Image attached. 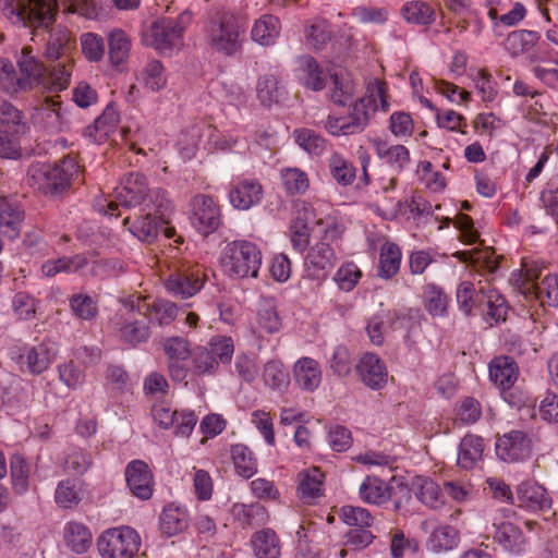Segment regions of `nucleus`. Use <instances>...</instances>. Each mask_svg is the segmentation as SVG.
Listing matches in <instances>:
<instances>
[{
	"instance_id": "nucleus-6",
	"label": "nucleus",
	"mask_w": 558,
	"mask_h": 558,
	"mask_svg": "<svg viewBox=\"0 0 558 558\" xmlns=\"http://www.w3.org/2000/svg\"><path fill=\"white\" fill-rule=\"evenodd\" d=\"M141 547L138 533L126 525L104 531L97 538L101 558H134Z\"/></svg>"
},
{
	"instance_id": "nucleus-39",
	"label": "nucleus",
	"mask_w": 558,
	"mask_h": 558,
	"mask_svg": "<svg viewBox=\"0 0 558 558\" xmlns=\"http://www.w3.org/2000/svg\"><path fill=\"white\" fill-rule=\"evenodd\" d=\"M22 222V210L11 204L4 196L0 195V230L10 239L20 233Z\"/></svg>"
},
{
	"instance_id": "nucleus-5",
	"label": "nucleus",
	"mask_w": 558,
	"mask_h": 558,
	"mask_svg": "<svg viewBox=\"0 0 558 558\" xmlns=\"http://www.w3.org/2000/svg\"><path fill=\"white\" fill-rule=\"evenodd\" d=\"M220 264L230 277L255 278L262 264V253L252 242L233 241L223 248Z\"/></svg>"
},
{
	"instance_id": "nucleus-43",
	"label": "nucleus",
	"mask_w": 558,
	"mask_h": 558,
	"mask_svg": "<svg viewBox=\"0 0 558 558\" xmlns=\"http://www.w3.org/2000/svg\"><path fill=\"white\" fill-rule=\"evenodd\" d=\"M328 169L332 179L342 186L351 185L355 180V167L338 151H333L328 158Z\"/></svg>"
},
{
	"instance_id": "nucleus-19",
	"label": "nucleus",
	"mask_w": 558,
	"mask_h": 558,
	"mask_svg": "<svg viewBox=\"0 0 558 558\" xmlns=\"http://www.w3.org/2000/svg\"><path fill=\"white\" fill-rule=\"evenodd\" d=\"M518 507L545 511L551 508V498L546 488L534 481H524L515 488Z\"/></svg>"
},
{
	"instance_id": "nucleus-15",
	"label": "nucleus",
	"mask_w": 558,
	"mask_h": 558,
	"mask_svg": "<svg viewBox=\"0 0 558 558\" xmlns=\"http://www.w3.org/2000/svg\"><path fill=\"white\" fill-rule=\"evenodd\" d=\"M126 305L136 308L142 317L160 326L170 324L178 314L177 305L170 301L155 300L148 303L146 299L140 295L130 296L126 300Z\"/></svg>"
},
{
	"instance_id": "nucleus-33",
	"label": "nucleus",
	"mask_w": 558,
	"mask_h": 558,
	"mask_svg": "<svg viewBox=\"0 0 558 558\" xmlns=\"http://www.w3.org/2000/svg\"><path fill=\"white\" fill-rule=\"evenodd\" d=\"M159 526L167 536L184 532L189 526L186 509L174 504L167 505L160 514Z\"/></svg>"
},
{
	"instance_id": "nucleus-3",
	"label": "nucleus",
	"mask_w": 558,
	"mask_h": 558,
	"mask_svg": "<svg viewBox=\"0 0 558 558\" xmlns=\"http://www.w3.org/2000/svg\"><path fill=\"white\" fill-rule=\"evenodd\" d=\"M57 0H0L1 13L16 26L48 28L54 22Z\"/></svg>"
},
{
	"instance_id": "nucleus-11",
	"label": "nucleus",
	"mask_w": 558,
	"mask_h": 558,
	"mask_svg": "<svg viewBox=\"0 0 558 558\" xmlns=\"http://www.w3.org/2000/svg\"><path fill=\"white\" fill-rule=\"evenodd\" d=\"M364 102L365 100L352 102L347 116L329 114L325 121L326 131L333 136H349L363 132L371 118Z\"/></svg>"
},
{
	"instance_id": "nucleus-17",
	"label": "nucleus",
	"mask_w": 558,
	"mask_h": 558,
	"mask_svg": "<svg viewBox=\"0 0 558 558\" xmlns=\"http://www.w3.org/2000/svg\"><path fill=\"white\" fill-rule=\"evenodd\" d=\"M76 41L73 33L65 26L51 27L45 47V57L49 61L73 59Z\"/></svg>"
},
{
	"instance_id": "nucleus-22",
	"label": "nucleus",
	"mask_w": 558,
	"mask_h": 558,
	"mask_svg": "<svg viewBox=\"0 0 558 558\" xmlns=\"http://www.w3.org/2000/svg\"><path fill=\"white\" fill-rule=\"evenodd\" d=\"M56 355L57 350L54 343L44 341L38 345L27 348L25 352L20 355V363L26 365L31 374L38 375L48 368Z\"/></svg>"
},
{
	"instance_id": "nucleus-52",
	"label": "nucleus",
	"mask_w": 558,
	"mask_h": 558,
	"mask_svg": "<svg viewBox=\"0 0 558 558\" xmlns=\"http://www.w3.org/2000/svg\"><path fill=\"white\" fill-rule=\"evenodd\" d=\"M81 50L88 62H100L106 52L105 40L101 35L94 32H85L80 36Z\"/></svg>"
},
{
	"instance_id": "nucleus-58",
	"label": "nucleus",
	"mask_w": 558,
	"mask_h": 558,
	"mask_svg": "<svg viewBox=\"0 0 558 558\" xmlns=\"http://www.w3.org/2000/svg\"><path fill=\"white\" fill-rule=\"evenodd\" d=\"M263 380L266 386L272 389H281L289 385L290 377L284 365L279 360L268 361L264 365Z\"/></svg>"
},
{
	"instance_id": "nucleus-61",
	"label": "nucleus",
	"mask_w": 558,
	"mask_h": 558,
	"mask_svg": "<svg viewBox=\"0 0 558 558\" xmlns=\"http://www.w3.org/2000/svg\"><path fill=\"white\" fill-rule=\"evenodd\" d=\"M280 177L286 191L291 195L303 194L310 186L307 174L299 168L282 169Z\"/></svg>"
},
{
	"instance_id": "nucleus-2",
	"label": "nucleus",
	"mask_w": 558,
	"mask_h": 558,
	"mask_svg": "<svg viewBox=\"0 0 558 558\" xmlns=\"http://www.w3.org/2000/svg\"><path fill=\"white\" fill-rule=\"evenodd\" d=\"M81 177V167L71 156H66L53 166L46 163L33 165L28 170V183L46 195L64 192L73 180Z\"/></svg>"
},
{
	"instance_id": "nucleus-54",
	"label": "nucleus",
	"mask_w": 558,
	"mask_h": 558,
	"mask_svg": "<svg viewBox=\"0 0 558 558\" xmlns=\"http://www.w3.org/2000/svg\"><path fill=\"white\" fill-rule=\"evenodd\" d=\"M538 38V34L533 31H514L507 36L505 47L512 56H519L534 47Z\"/></svg>"
},
{
	"instance_id": "nucleus-63",
	"label": "nucleus",
	"mask_w": 558,
	"mask_h": 558,
	"mask_svg": "<svg viewBox=\"0 0 558 558\" xmlns=\"http://www.w3.org/2000/svg\"><path fill=\"white\" fill-rule=\"evenodd\" d=\"M0 89L14 95L24 92L19 73H16L13 63L4 58H0Z\"/></svg>"
},
{
	"instance_id": "nucleus-8",
	"label": "nucleus",
	"mask_w": 558,
	"mask_h": 558,
	"mask_svg": "<svg viewBox=\"0 0 558 558\" xmlns=\"http://www.w3.org/2000/svg\"><path fill=\"white\" fill-rule=\"evenodd\" d=\"M539 270L537 265L529 264L523 260L521 268L522 283L521 292L531 299H537L542 303L551 306L558 305V274L546 276L539 283L535 282L538 278Z\"/></svg>"
},
{
	"instance_id": "nucleus-31",
	"label": "nucleus",
	"mask_w": 558,
	"mask_h": 558,
	"mask_svg": "<svg viewBox=\"0 0 558 558\" xmlns=\"http://www.w3.org/2000/svg\"><path fill=\"white\" fill-rule=\"evenodd\" d=\"M281 318L277 311V305L271 298H262L256 314V329L258 335H272L280 330Z\"/></svg>"
},
{
	"instance_id": "nucleus-24",
	"label": "nucleus",
	"mask_w": 558,
	"mask_h": 558,
	"mask_svg": "<svg viewBox=\"0 0 558 558\" xmlns=\"http://www.w3.org/2000/svg\"><path fill=\"white\" fill-rule=\"evenodd\" d=\"M371 143L376 156L397 172H401L410 163V150L401 144L390 145L381 138H372Z\"/></svg>"
},
{
	"instance_id": "nucleus-56",
	"label": "nucleus",
	"mask_w": 558,
	"mask_h": 558,
	"mask_svg": "<svg viewBox=\"0 0 558 558\" xmlns=\"http://www.w3.org/2000/svg\"><path fill=\"white\" fill-rule=\"evenodd\" d=\"M13 490L23 495L28 490L31 466L22 456L15 454L10 460Z\"/></svg>"
},
{
	"instance_id": "nucleus-49",
	"label": "nucleus",
	"mask_w": 558,
	"mask_h": 558,
	"mask_svg": "<svg viewBox=\"0 0 558 558\" xmlns=\"http://www.w3.org/2000/svg\"><path fill=\"white\" fill-rule=\"evenodd\" d=\"M401 251L395 243H385L380 250L378 276L392 278L400 269Z\"/></svg>"
},
{
	"instance_id": "nucleus-12",
	"label": "nucleus",
	"mask_w": 558,
	"mask_h": 558,
	"mask_svg": "<svg viewBox=\"0 0 558 558\" xmlns=\"http://www.w3.org/2000/svg\"><path fill=\"white\" fill-rule=\"evenodd\" d=\"M204 279L205 275L198 265L183 263L170 274L166 288L173 295L186 299L202 289Z\"/></svg>"
},
{
	"instance_id": "nucleus-23",
	"label": "nucleus",
	"mask_w": 558,
	"mask_h": 558,
	"mask_svg": "<svg viewBox=\"0 0 558 558\" xmlns=\"http://www.w3.org/2000/svg\"><path fill=\"white\" fill-rule=\"evenodd\" d=\"M142 216L131 222V217L123 219L124 226L130 225L129 230L141 241L150 242L159 232L158 216L163 217L168 210L156 211L154 207L141 208Z\"/></svg>"
},
{
	"instance_id": "nucleus-60",
	"label": "nucleus",
	"mask_w": 558,
	"mask_h": 558,
	"mask_svg": "<svg viewBox=\"0 0 558 558\" xmlns=\"http://www.w3.org/2000/svg\"><path fill=\"white\" fill-rule=\"evenodd\" d=\"M82 500L81 492L71 480L61 481L54 492V501L62 509H72Z\"/></svg>"
},
{
	"instance_id": "nucleus-34",
	"label": "nucleus",
	"mask_w": 558,
	"mask_h": 558,
	"mask_svg": "<svg viewBox=\"0 0 558 558\" xmlns=\"http://www.w3.org/2000/svg\"><path fill=\"white\" fill-rule=\"evenodd\" d=\"M324 475L318 468H312L299 473L298 494L300 499L308 505L322 496Z\"/></svg>"
},
{
	"instance_id": "nucleus-20",
	"label": "nucleus",
	"mask_w": 558,
	"mask_h": 558,
	"mask_svg": "<svg viewBox=\"0 0 558 558\" xmlns=\"http://www.w3.org/2000/svg\"><path fill=\"white\" fill-rule=\"evenodd\" d=\"M356 369L361 380L368 388L373 390H380L387 385V367L376 354H364L361 357L356 366Z\"/></svg>"
},
{
	"instance_id": "nucleus-10",
	"label": "nucleus",
	"mask_w": 558,
	"mask_h": 558,
	"mask_svg": "<svg viewBox=\"0 0 558 558\" xmlns=\"http://www.w3.org/2000/svg\"><path fill=\"white\" fill-rule=\"evenodd\" d=\"M513 513L509 509H497L489 512L488 521L494 530V541L505 550L519 554L523 550L526 539L519 526L506 521Z\"/></svg>"
},
{
	"instance_id": "nucleus-9",
	"label": "nucleus",
	"mask_w": 558,
	"mask_h": 558,
	"mask_svg": "<svg viewBox=\"0 0 558 558\" xmlns=\"http://www.w3.org/2000/svg\"><path fill=\"white\" fill-rule=\"evenodd\" d=\"M193 14L183 11L175 20L162 19L151 24V45L160 51L178 49L183 45V34L191 24Z\"/></svg>"
},
{
	"instance_id": "nucleus-4",
	"label": "nucleus",
	"mask_w": 558,
	"mask_h": 558,
	"mask_svg": "<svg viewBox=\"0 0 558 558\" xmlns=\"http://www.w3.org/2000/svg\"><path fill=\"white\" fill-rule=\"evenodd\" d=\"M243 34L238 19L223 12L213 16L205 27V40L209 48L223 56H233L241 50Z\"/></svg>"
},
{
	"instance_id": "nucleus-1",
	"label": "nucleus",
	"mask_w": 558,
	"mask_h": 558,
	"mask_svg": "<svg viewBox=\"0 0 558 558\" xmlns=\"http://www.w3.org/2000/svg\"><path fill=\"white\" fill-rule=\"evenodd\" d=\"M116 201L109 202L104 209L106 215L120 216L116 213L119 205L124 207H141L144 210L154 207L156 211L169 210L171 208L166 191L157 187H148L147 178L140 172H129L114 189Z\"/></svg>"
},
{
	"instance_id": "nucleus-13",
	"label": "nucleus",
	"mask_w": 558,
	"mask_h": 558,
	"mask_svg": "<svg viewBox=\"0 0 558 558\" xmlns=\"http://www.w3.org/2000/svg\"><path fill=\"white\" fill-rule=\"evenodd\" d=\"M190 220L199 233L208 235L220 226V208L213 197L196 195L191 201Z\"/></svg>"
},
{
	"instance_id": "nucleus-32",
	"label": "nucleus",
	"mask_w": 558,
	"mask_h": 558,
	"mask_svg": "<svg viewBox=\"0 0 558 558\" xmlns=\"http://www.w3.org/2000/svg\"><path fill=\"white\" fill-rule=\"evenodd\" d=\"M484 451L483 438L466 434L460 441L457 464L464 470L473 469L482 459Z\"/></svg>"
},
{
	"instance_id": "nucleus-51",
	"label": "nucleus",
	"mask_w": 558,
	"mask_h": 558,
	"mask_svg": "<svg viewBox=\"0 0 558 558\" xmlns=\"http://www.w3.org/2000/svg\"><path fill=\"white\" fill-rule=\"evenodd\" d=\"M0 131L13 134H23L26 125L23 122L22 114L12 104L0 98Z\"/></svg>"
},
{
	"instance_id": "nucleus-28",
	"label": "nucleus",
	"mask_w": 558,
	"mask_h": 558,
	"mask_svg": "<svg viewBox=\"0 0 558 558\" xmlns=\"http://www.w3.org/2000/svg\"><path fill=\"white\" fill-rule=\"evenodd\" d=\"M306 263L310 269L313 270L314 276L322 277L332 269L337 256L335 248L329 242L318 241L308 252Z\"/></svg>"
},
{
	"instance_id": "nucleus-30",
	"label": "nucleus",
	"mask_w": 558,
	"mask_h": 558,
	"mask_svg": "<svg viewBox=\"0 0 558 558\" xmlns=\"http://www.w3.org/2000/svg\"><path fill=\"white\" fill-rule=\"evenodd\" d=\"M119 113L114 106L108 105L93 125L85 130V136L95 143H102L114 132L119 123Z\"/></svg>"
},
{
	"instance_id": "nucleus-38",
	"label": "nucleus",
	"mask_w": 558,
	"mask_h": 558,
	"mask_svg": "<svg viewBox=\"0 0 558 558\" xmlns=\"http://www.w3.org/2000/svg\"><path fill=\"white\" fill-rule=\"evenodd\" d=\"M280 28L278 17L265 14L254 23L251 32L252 39L262 46H270L279 37Z\"/></svg>"
},
{
	"instance_id": "nucleus-29",
	"label": "nucleus",
	"mask_w": 558,
	"mask_h": 558,
	"mask_svg": "<svg viewBox=\"0 0 558 558\" xmlns=\"http://www.w3.org/2000/svg\"><path fill=\"white\" fill-rule=\"evenodd\" d=\"M108 59L111 65L119 66L128 62L132 49V39L122 28L114 27L107 35Z\"/></svg>"
},
{
	"instance_id": "nucleus-18",
	"label": "nucleus",
	"mask_w": 558,
	"mask_h": 558,
	"mask_svg": "<svg viewBox=\"0 0 558 558\" xmlns=\"http://www.w3.org/2000/svg\"><path fill=\"white\" fill-rule=\"evenodd\" d=\"M126 484L131 493L142 499L147 500L153 495V474L148 465L142 460L131 461L125 469Z\"/></svg>"
},
{
	"instance_id": "nucleus-44",
	"label": "nucleus",
	"mask_w": 558,
	"mask_h": 558,
	"mask_svg": "<svg viewBox=\"0 0 558 558\" xmlns=\"http://www.w3.org/2000/svg\"><path fill=\"white\" fill-rule=\"evenodd\" d=\"M232 514L243 526L263 525L268 521V512L259 504H235L232 507Z\"/></svg>"
},
{
	"instance_id": "nucleus-42",
	"label": "nucleus",
	"mask_w": 558,
	"mask_h": 558,
	"mask_svg": "<svg viewBox=\"0 0 558 558\" xmlns=\"http://www.w3.org/2000/svg\"><path fill=\"white\" fill-rule=\"evenodd\" d=\"M302 210L304 211V217H295L290 226L291 244L300 253L304 252L310 244L311 232L307 220L313 215V208L304 204Z\"/></svg>"
},
{
	"instance_id": "nucleus-48",
	"label": "nucleus",
	"mask_w": 558,
	"mask_h": 558,
	"mask_svg": "<svg viewBox=\"0 0 558 558\" xmlns=\"http://www.w3.org/2000/svg\"><path fill=\"white\" fill-rule=\"evenodd\" d=\"M230 452L238 475L243 478H251L257 472V461L245 445H234Z\"/></svg>"
},
{
	"instance_id": "nucleus-45",
	"label": "nucleus",
	"mask_w": 558,
	"mask_h": 558,
	"mask_svg": "<svg viewBox=\"0 0 558 558\" xmlns=\"http://www.w3.org/2000/svg\"><path fill=\"white\" fill-rule=\"evenodd\" d=\"M299 65L302 72L301 81L307 88L322 90L326 86L327 75L314 58L310 56L301 57Z\"/></svg>"
},
{
	"instance_id": "nucleus-46",
	"label": "nucleus",
	"mask_w": 558,
	"mask_h": 558,
	"mask_svg": "<svg viewBox=\"0 0 558 558\" xmlns=\"http://www.w3.org/2000/svg\"><path fill=\"white\" fill-rule=\"evenodd\" d=\"M256 90L259 101L266 107L279 104L286 96L283 86L270 74L258 78Z\"/></svg>"
},
{
	"instance_id": "nucleus-36",
	"label": "nucleus",
	"mask_w": 558,
	"mask_h": 558,
	"mask_svg": "<svg viewBox=\"0 0 558 558\" xmlns=\"http://www.w3.org/2000/svg\"><path fill=\"white\" fill-rule=\"evenodd\" d=\"M251 543L257 558H278L280 556V541L270 529L254 533Z\"/></svg>"
},
{
	"instance_id": "nucleus-16",
	"label": "nucleus",
	"mask_w": 558,
	"mask_h": 558,
	"mask_svg": "<svg viewBox=\"0 0 558 558\" xmlns=\"http://www.w3.org/2000/svg\"><path fill=\"white\" fill-rule=\"evenodd\" d=\"M496 453L506 462L522 461L531 453V439L524 432L512 430L498 438Z\"/></svg>"
},
{
	"instance_id": "nucleus-47",
	"label": "nucleus",
	"mask_w": 558,
	"mask_h": 558,
	"mask_svg": "<svg viewBox=\"0 0 558 558\" xmlns=\"http://www.w3.org/2000/svg\"><path fill=\"white\" fill-rule=\"evenodd\" d=\"M401 15L408 22L416 25H429L435 21V11L422 0L408 1L401 8Z\"/></svg>"
},
{
	"instance_id": "nucleus-59",
	"label": "nucleus",
	"mask_w": 558,
	"mask_h": 558,
	"mask_svg": "<svg viewBox=\"0 0 558 558\" xmlns=\"http://www.w3.org/2000/svg\"><path fill=\"white\" fill-rule=\"evenodd\" d=\"M62 10L64 13L77 14L87 20H97L102 7L99 0H65Z\"/></svg>"
},
{
	"instance_id": "nucleus-40",
	"label": "nucleus",
	"mask_w": 558,
	"mask_h": 558,
	"mask_svg": "<svg viewBox=\"0 0 558 558\" xmlns=\"http://www.w3.org/2000/svg\"><path fill=\"white\" fill-rule=\"evenodd\" d=\"M73 69V59L58 60L47 73V85H44L43 89L54 93L66 89L70 85Z\"/></svg>"
},
{
	"instance_id": "nucleus-25",
	"label": "nucleus",
	"mask_w": 558,
	"mask_h": 558,
	"mask_svg": "<svg viewBox=\"0 0 558 558\" xmlns=\"http://www.w3.org/2000/svg\"><path fill=\"white\" fill-rule=\"evenodd\" d=\"M262 197L263 187L256 180H243L235 184L229 193L230 203L240 210H246L258 204Z\"/></svg>"
},
{
	"instance_id": "nucleus-26",
	"label": "nucleus",
	"mask_w": 558,
	"mask_h": 558,
	"mask_svg": "<svg viewBox=\"0 0 558 558\" xmlns=\"http://www.w3.org/2000/svg\"><path fill=\"white\" fill-rule=\"evenodd\" d=\"M478 284L480 293L482 294L478 307L482 314L495 323L504 320L507 314L505 299L488 282L483 284L482 281H478Z\"/></svg>"
},
{
	"instance_id": "nucleus-62",
	"label": "nucleus",
	"mask_w": 558,
	"mask_h": 558,
	"mask_svg": "<svg viewBox=\"0 0 558 558\" xmlns=\"http://www.w3.org/2000/svg\"><path fill=\"white\" fill-rule=\"evenodd\" d=\"M141 80L153 92L162 89L167 84L163 65L158 60H150L144 66Z\"/></svg>"
},
{
	"instance_id": "nucleus-41",
	"label": "nucleus",
	"mask_w": 558,
	"mask_h": 558,
	"mask_svg": "<svg viewBox=\"0 0 558 558\" xmlns=\"http://www.w3.org/2000/svg\"><path fill=\"white\" fill-rule=\"evenodd\" d=\"M460 262L470 263L475 269L494 274L499 265L492 248L460 251L454 253Z\"/></svg>"
},
{
	"instance_id": "nucleus-55",
	"label": "nucleus",
	"mask_w": 558,
	"mask_h": 558,
	"mask_svg": "<svg viewBox=\"0 0 558 558\" xmlns=\"http://www.w3.org/2000/svg\"><path fill=\"white\" fill-rule=\"evenodd\" d=\"M387 95V85L383 81L375 80L367 85L366 95L361 97L359 100H365V108L371 111L381 109L387 111L389 109Z\"/></svg>"
},
{
	"instance_id": "nucleus-35",
	"label": "nucleus",
	"mask_w": 558,
	"mask_h": 558,
	"mask_svg": "<svg viewBox=\"0 0 558 558\" xmlns=\"http://www.w3.org/2000/svg\"><path fill=\"white\" fill-rule=\"evenodd\" d=\"M92 538L89 529L82 523L71 521L64 526V543L75 554L86 553L92 546Z\"/></svg>"
},
{
	"instance_id": "nucleus-57",
	"label": "nucleus",
	"mask_w": 558,
	"mask_h": 558,
	"mask_svg": "<svg viewBox=\"0 0 558 558\" xmlns=\"http://www.w3.org/2000/svg\"><path fill=\"white\" fill-rule=\"evenodd\" d=\"M482 416V405L473 397L463 398L454 411L456 425H471L476 423Z\"/></svg>"
},
{
	"instance_id": "nucleus-50",
	"label": "nucleus",
	"mask_w": 558,
	"mask_h": 558,
	"mask_svg": "<svg viewBox=\"0 0 558 558\" xmlns=\"http://www.w3.org/2000/svg\"><path fill=\"white\" fill-rule=\"evenodd\" d=\"M415 496L426 506L436 508L441 502L439 486L430 478L416 476L412 482Z\"/></svg>"
},
{
	"instance_id": "nucleus-64",
	"label": "nucleus",
	"mask_w": 558,
	"mask_h": 558,
	"mask_svg": "<svg viewBox=\"0 0 558 558\" xmlns=\"http://www.w3.org/2000/svg\"><path fill=\"white\" fill-rule=\"evenodd\" d=\"M424 305L432 316H442L448 307V298L440 288L430 284L424 291Z\"/></svg>"
},
{
	"instance_id": "nucleus-7",
	"label": "nucleus",
	"mask_w": 558,
	"mask_h": 558,
	"mask_svg": "<svg viewBox=\"0 0 558 558\" xmlns=\"http://www.w3.org/2000/svg\"><path fill=\"white\" fill-rule=\"evenodd\" d=\"M123 306L124 308L117 313L111 320L112 333L121 343L135 348L149 339L150 328L136 308L126 305V300L123 302Z\"/></svg>"
},
{
	"instance_id": "nucleus-27",
	"label": "nucleus",
	"mask_w": 558,
	"mask_h": 558,
	"mask_svg": "<svg viewBox=\"0 0 558 558\" xmlns=\"http://www.w3.org/2000/svg\"><path fill=\"white\" fill-rule=\"evenodd\" d=\"M518 376L519 367L509 356H498L489 363V378L501 390L510 389Z\"/></svg>"
},
{
	"instance_id": "nucleus-14",
	"label": "nucleus",
	"mask_w": 558,
	"mask_h": 558,
	"mask_svg": "<svg viewBox=\"0 0 558 558\" xmlns=\"http://www.w3.org/2000/svg\"><path fill=\"white\" fill-rule=\"evenodd\" d=\"M16 64L24 92L35 88L43 89L44 85H47V69L34 53L32 47L25 46L22 48Z\"/></svg>"
},
{
	"instance_id": "nucleus-53",
	"label": "nucleus",
	"mask_w": 558,
	"mask_h": 558,
	"mask_svg": "<svg viewBox=\"0 0 558 558\" xmlns=\"http://www.w3.org/2000/svg\"><path fill=\"white\" fill-rule=\"evenodd\" d=\"M38 117L40 118L43 125L48 131L52 133L62 131L63 117L59 100L47 98L38 111Z\"/></svg>"
},
{
	"instance_id": "nucleus-21",
	"label": "nucleus",
	"mask_w": 558,
	"mask_h": 558,
	"mask_svg": "<svg viewBox=\"0 0 558 558\" xmlns=\"http://www.w3.org/2000/svg\"><path fill=\"white\" fill-rule=\"evenodd\" d=\"M293 378L300 389L315 391L323 380L322 366L315 359L302 356L293 365Z\"/></svg>"
},
{
	"instance_id": "nucleus-37",
	"label": "nucleus",
	"mask_w": 558,
	"mask_h": 558,
	"mask_svg": "<svg viewBox=\"0 0 558 558\" xmlns=\"http://www.w3.org/2000/svg\"><path fill=\"white\" fill-rule=\"evenodd\" d=\"M359 493L363 501L373 505H383L391 498V487L376 476H367L360 485Z\"/></svg>"
}]
</instances>
